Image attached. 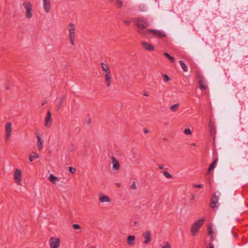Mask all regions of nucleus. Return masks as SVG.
Masks as SVG:
<instances>
[{
  "instance_id": "51",
  "label": "nucleus",
  "mask_w": 248,
  "mask_h": 248,
  "mask_svg": "<svg viewBox=\"0 0 248 248\" xmlns=\"http://www.w3.org/2000/svg\"><path fill=\"white\" fill-rule=\"evenodd\" d=\"M233 236L236 237L237 235H236V233H235V234H233Z\"/></svg>"
},
{
  "instance_id": "10",
  "label": "nucleus",
  "mask_w": 248,
  "mask_h": 248,
  "mask_svg": "<svg viewBox=\"0 0 248 248\" xmlns=\"http://www.w3.org/2000/svg\"><path fill=\"white\" fill-rule=\"evenodd\" d=\"M218 196L217 195V193H215L212 197L211 199L210 206L212 209H214L217 207L216 204L218 202Z\"/></svg>"
},
{
  "instance_id": "17",
  "label": "nucleus",
  "mask_w": 248,
  "mask_h": 248,
  "mask_svg": "<svg viewBox=\"0 0 248 248\" xmlns=\"http://www.w3.org/2000/svg\"><path fill=\"white\" fill-rule=\"evenodd\" d=\"M99 201L101 202H110L111 200L109 197L101 194L100 195Z\"/></svg>"
},
{
  "instance_id": "9",
  "label": "nucleus",
  "mask_w": 248,
  "mask_h": 248,
  "mask_svg": "<svg viewBox=\"0 0 248 248\" xmlns=\"http://www.w3.org/2000/svg\"><path fill=\"white\" fill-rule=\"evenodd\" d=\"M12 124L10 122H8L5 125V140L8 141L11 136L12 132Z\"/></svg>"
},
{
  "instance_id": "26",
  "label": "nucleus",
  "mask_w": 248,
  "mask_h": 248,
  "mask_svg": "<svg viewBox=\"0 0 248 248\" xmlns=\"http://www.w3.org/2000/svg\"><path fill=\"white\" fill-rule=\"evenodd\" d=\"M65 98V96L63 95L62 97L60 99V100L59 101L58 107H57V110H59L62 107V106L63 104V100Z\"/></svg>"
},
{
  "instance_id": "31",
  "label": "nucleus",
  "mask_w": 248,
  "mask_h": 248,
  "mask_svg": "<svg viewBox=\"0 0 248 248\" xmlns=\"http://www.w3.org/2000/svg\"><path fill=\"white\" fill-rule=\"evenodd\" d=\"M140 10L141 12H144L146 11V7L143 4H140L139 5Z\"/></svg>"
},
{
  "instance_id": "38",
  "label": "nucleus",
  "mask_w": 248,
  "mask_h": 248,
  "mask_svg": "<svg viewBox=\"0 0 248 248\" xmlns=\"http://www.w3.org/2000/svg\"><path fill=\"white\" fill-rule=\"evenodd\" d=\"M101 66L102 70L105 69L106 68L108 67V65L104 62L101 63Z\"/></svg>"
},
{
  "instance_id": "49",
  "label": "nucleus",
  "mask_w": 248,
  "mask_h": 248,
  "mask_svg": "<svg viewBox=\"0 0 248 248\" xmlns=\"http://www.w3.org/2000/svg\"><path fill=\"white\" fill-rule=\"evenodd\" d=\"M117 186H118V187H120V184H117Z\"/></svg>"
},
{
  "instance_id": "15",
  "label": "nucleus",
  "mask_w": 248,
  "mask_h": 248,
  "mask_svg": "<svg viewBox=\"0 0 248 248\" xmlns=\"http://www.w3.org/2000/svg\"><path fill=\"white\" fill-rule=\"evenodd\" d=\"M43 5L45 12L46 13H49L51 8L50 0H43Z\"/></svg>"
},
{
  "instance_id": "43",
  "label": "nucleus",
  "mask_w": 248,
  "mask_h": 248,
  "mask_svg": "<svg viewBox=\"0 0 248 248\" xmlns=\"http://www.w3.org/2000/svg\"><path fill=\"white\" fill-rule=\"evenodd\" d=\"M214 248V246L213 245V244H212V243L210 242L208 246H207V248Z\"/></svg>"
},
{
  "instance_id": "4",
  "label": "nucleus",
  "mask_w": 248,
  "mask_h": 248,
  "mask_svg": "<svg viewBox=\"0 0 248 248\" xmlns=\"http://www.w3.org/2000/svg\"><path fill=\"white\" fill-rule=\"evenodd\" d=\"M22 5L26 10V17L29 19H31L32 17V7L31 3L29 1L25 0Z\"/></svg>"
},
{
  "instance_id": "52",
  "label": "nucleus",
  "mask_w": 248,
  "mask_h": 248,
  "mask_svg": "<svg viewBox=\"0 0 248 248\" xmlns=\"http://www.w3.org/2000/svg\"><path fill=\"white\" fill-rule=\"evenodd\" d=\"M134 224H137V222H136V221H134Z\"/></svg>"
},
{
  "instance_id": "24",
  "label": "nucleus",
  "mask_w": 248,
  "mask_h": 248,
  "mask_svg": "<svg viewBox=\"0 0 248 248\" xmlns=\"http://www.w3.org/2000/svg\"><path fill=\"white\" fill-rule=\"evenodd\" d=\"M164 55L167 58H168L170 62H173L175 61L174 58L170 56L167 52H164Z\"/></svg>"
},
{
  "instance_id": "42",
  "label": "nucleus",
  "mask_w": 248,
  "mask_h": 248,
  "mask_svg": "<svg viewBox=\"0 0 248 248\" xmlns=\"http://www.w3.org/2000/svg\"><path fill=\"white\" fill-rule=\"evenodd\" d=\"M162 248H170V246L168 242H167L164 246L162 247Z\"/></svg>"
},
{
  "instance_id": "28",
  "label": "nucleus",
  "mask_w": 248,
  "mask_h": 248,
  "mask_svg": "<svg viewBox=\"0 0 248 248\" xmlns=\"http://www.w3.org/2000/svg\"><path fill=\"white\" fill-rule=\"evenodd\" d=\"M209 127H210V133L211 134H214L215 131V127L210 122L209 123Z\"/></svg>"
},
{
  "instance_id": "1",
  "label": "nucleus",
  "mask_w": 248,
  "mask_h": 248,
  "mask_svg": "<svg viewBox=\"0 0 248 248\" xmlns=\"http://www.w3.org/2000/svg\"><path fill=\"white\" fill-rule=\"evenodd\" d=\"M132 20L134 25L137 27V32L145 37L148 33V29L144 30L149 26L148 20L143 17L132 18Z\"/></svg>"
},
{
  "instance_id": "54",
  "label": "nucleus",
  "mask_w": 248,
  "mask_h": 248,
  "mask_svg": "<svg viewBox=\"0 0 248 248\" xmlns=\"http://www.w3.org/2000/svg\"><path fill=\"white\" fill-rule=\"evenodd\" d=\"M218 193V195H219L220 194V193L219 192H217Z\"/></svg>"
},
{
  "instance_id": "32",
  "label": "nucleus",
  "mask_w": 248,
  "mask_h": 248,
  "mask_svg": "<svg viewBox=\"0 0 248 248\" xmlns=\"http://www.w3.org/2000/svg\"><path fill=\"white\" fill-rule=\"evenodd\" d=\"M69 171L72 173L74 174L76 171V169L73 167H68Z\"/></svg>"
},
{
  "instance_id": "53",
  "label": "nucleus",
  "mask_w": 248,
  "mask_h": 248,
  "mask_svg": "<svg viewBox=\"0 0 248 248\" xmlns=\"http://www.w3.org/2000/svg\"><path fill=\"white\" fill-rule=\"evenodd\" d=\"M90 121H88V124H90Z\"/></svg>"
},
{
  "instance_id": "41",
  "label": "nucleus",
  "mask_w": 248,
  "mask_h": 248,
  "mask_svg": "<svg viewBox=\"0 0 248 248\" xmlns=\"http://www.w3.org/2000/svg\"><path fill=\"white\" fill-rule=\"evenodd\" d=\"M104 72H105V74L111 73L110 70L109 69V67L106 68L105 69L102 70Z\"/></svg>"
},
{
  "instance_id": "34",
  "label": "nucleus",
  "mask_w": 248,
  "mask_h": 248,
  "mask_svg": "<svg viewBox=\"0 0 248 248\" xmlns=\"http://www.w3.org/2000/svg\"><path fill=\"white\" fill-rule=\"evenodd\" d=\"M132 22H133L132 20V19H131V20H123V22L126 26H129L131 24Z\"/></svg>"
},
{
  "instance_id": "12",
  "label": "nucleus",
  "mask_w": 248,
  "mask_h": 248,
  "mask_svg": "<svg viewBox=\"0 0 248 248\" xmlns=\"http://www.w3.org/2000/svg\"><path fill=\"white\" fill-rule=\"evenodd\" d=\"M141 46L145 50L148 51H152L155 49V46L154 45L145 41L141 42Z\"/></svg>"
},
{
  "instance_id": "23",
  "label": "nucleus",
  "mask_w": 248,
  "mask_h": 248,
  "mask_svg": "<svg viewBox=\"0 0 248 248\" xmlns=\"http://www.w3.org/2000/svg\"><path fill=\"white\" fill-rule=\"evenodd\" d=\"M181 68L183 69L184 71L187 72L188 71V68L186 64L184 63L183 61H179Z\"/></svg>"
},
{
  "instance_id": "14",
  "label": "nucleus",
  "mask_w": 248,
  "mask_h": 248,
  "mask_svg": "<svg viewBox=\"0 0 248 248\" xmlns=\"http://www.w3.org/2000/svg\"><path fill=\"white\" fill-rule=\"evenodd\" d=\"M51 114L49 111L47 112L46 118H45V126L46 127H50L52 125L51 120Z\"/></svg>"
},
{
  "instance_id": "45",
  "label": "nucleus",
  "mask_w": 248,
  "mask_h": 248,
  "mask_svg": "<svg viewBox=\"0 0 248 248\" xmlns=\"http://www.w3.org/2000/svg\"><path fill=\"white\" fill-rule=\"evenodd\" d=\"M210 241H211V242L212 243L214 240V236H213V235H210Z\"/></svg>"
},
{
  "instance_id": "27",
  "label": "nucleus",
  "mask_w": 248,
  "mask_h": 248,
  "mask_svg": "<svg viewBox=\"0 0 248 248\" xmlns=\"http://www.w3.org/2000/svg\"><path fill=\"white\" fill-rule=\"evenodd\" d=\"M162 172L167 178H171L172 177V175L168 172L166 171H163Z\"/></svg>"
},
{
  "instance_id": "46",
  "label": "nucleus",
  "mask_w": 248,
  "mask_h": 248,
  "mask_svg": "<svg viewBox=\"0 0 248 248\" xmlns=\"http://www.w3.org/2000/svg\"><path fill=\"white\" fill-rule=\"evenodd\" d=\"M158 167H159V169L160 170H162L164 168V166L162 165H159Z\"/></svg>"
},
{
  "instance_id": "50",
  "label": "nucleus",
  "mask_w": 248,
  "mask_h": 248,
  "mask_svg": "<svg viewBox=\"0 0 248 248\" xmlns=\"http://www.w3.org/2000/svg\"><path fill=\"white\" fill-rule=\"evenodd\" d=\"M45 104H46V103H45V102H43V103H42V105L43 106V105H44Z\"/></svg>"
},
{
  "instance_id": "22",
  "label": "nucleus",
  "mask_w": 248,
  "mask_h": 248,
  "mask_svg": "<svg viewBox=\"0 0 248 248\" xmlns=\"http://www.w3.org/2000/svg\"><path fill=\"white\" fill-rule=\"evenodd\" d=\"M39 157V155L37 153L33 152L32 153V154L29 155V159L30 162H32L34 160V159L38 158Z\"/></svg>"
},
{
  "instance_id": "33",
  "label": "nucleus",
  "mask_w": 248,
  "mask_h": 248,
  "mask_svg": "<svg viewBox=\"0 0 248 248\" xmlns=\"http://www.w3.org/2000/svg\"><path fill=\"white\" fill-rule=\"evenodd\" d=\"M73 227L75 230H80L81 229L80 226L79 224H76V223L74 224L73 225Z\"/></svg>"
},
{
  "instance_id": "48",
  "label": "nucleus",
  "mask_w": 248,
  "mask_h": 248,
  "mask_svg": "<svg viewBox=\"0 0 248 248\" xmlns=\"http://www.w3.org/2000/svg\"><path fill=\"white\" fill-rule=\"evenodd\" d=\"M191 146H196V144H195V143H191Z\"/></svg>"
},
{
  "instance_id": "16",
  "label": "nucleus",
  "mask_w": 248,
  "mask_h": 248,
  "mask_svg": "<svg viewBox=\"0 0 248 248\" xmlns=\"http://www.w3.org/2000/svg\"><path fill=\"white\" fill-rule=\"evenodd\" d=\"M112 163L113 164V169L114 170H118L120 168V164L115 157H112Z\"/></svg>"
},
{
  "instance_id": "7",
  "label": "nucleus",
  "mask_w": 248,
  "mask_h": 248,
  "mask_svg": "<svg viewBox=\"0 0 248 248\" xmlns=\"http://www.w3.org/2000/svg\"><path fill=\"white\" fill-rule=\"evenodd\" d=\"M21 170L19 169H16L14 173V178L16 183L19 186H21Z\"/></svg>"
},
{
  "instance_id": "18",
  "label": "nucleus",
  "mask_w": 248,
  "mask_h": 248,
  "mask_svg": "<svg viewBox=\"0 0 248 248\" xmlns=\"http://www.w3.org/2000/svg\"><path fill=\"white\" fill-rule=\"evenodd\" d=\"M135 236L129 235L127 238V242L129 245H133L135 244Z\"/></svg>"
},
{
  "instance_id": "21",
  "label": "nucleus",
  "mask_w": 248,
  "mask_h": 248,
  "mask_svg": "<svg viewBox=\"0 0 248 248\" xmlns=\"http://www.w3.org/2000/svg\"><path fill=\"white\" fill-rule=\"evenodd\" d=\"M217 159H216L210 164V165L208 168V172H207V175L209 174L210 171H211V170H214L215 169V165L217 163Z\"/></svg>"
},
{
  "instance_id": "8",
  "label": "nucleus",
  "mask_w": 248,
  "mask_h": 248,
  "mask_svg": "<svg viewBox=\"0 0 248 248\" xmlns=\"http://www.w3.org/2000/svg\"><path fill=\"white\" fill-rule=\"evenodd\" d=\"M60 239L58 238L51 237L50 238L49 242L51 248H58L60 244Z\"/></svg>"
},
{
  "instance_id": "6",
  "label": "nucleus",
  "mask_w": 248,
  "mask_h": 248,
  "mask_svg": "<svg viewBox=\"0 0 248 248\" xmlns=\"http://www.w3.org/2000/svg\"><path fill=\"white\" fill-rule=\"evenodd\" d=\"M148 33H151L155 38H163L166 36V33L161 30L148 29Z\"/></svg>"
},
{
  "instance_id": "2",
  "label": "nucleus",
  "mask_w": 248,
  "mask_h": 248,
  "mask_svg": "<svg viewBox=\"0 0 248 248\" xmlns=\"http://www.w3.org/2000/svg\"><path fill=\"white\" fill-rule=\"evenodd\" d=\"M205 219V217H202L192 225L190 232L193 236H195L198 232L199 229L203 225Z\"/></svg>"
},
{
  "instance_id": "25",
  "label": "nucleus",
  "mask_w": 248,
  "mask_h": 248,
  "mask_svg": "<svg viewBox=\"0 0 248 248\" xmlns=\"http://www.w3.org/2000/svg\"><path fill=\"white\" fill-rule=\"evenodd\" d=\"M179 106V104H178V103L175 104L170 106V110L172 111L175 112L178 109Z\"/></svg>"
},
{
  "instance_id": "35",
  "label": "nucleus",
  "mask_w": 248,
  "mask_h": 248,
  "mask_svg": "<svg viewBox=\"0 0 248 248\" xmlns=\"http://www.w3.org/2000/svg\"><path fill=\"white\" fill-rule=\"evenodd\" d=\"M116 4L118 8H120L122 6L123 2L122 1H120L119 0H117Z\"/></svg>"
},
{
  "instance_id": "29",
  "label": "nucleus",
  "mask_w": 248,
  "mask_h": 248,
  "mask_svg": "<svg viewBox=\"0 0 248 248\" xmlns=\"http://www.w3.org/2000/svg\"><path fill=\"white\" fill-rule=\"evenodd\" d=\"M163 78L164 81L165 82L169 81L170 80V77L166 74H163Z\"/></svg>"
},
{
  "instance_id": "3",
  "label": "nucleus",
  "mask_w": 248,
  "mask_h": 248,
  "mask_svg": "<svg viewBox=\"0 0 248 248\" xmlns=\"http://www.w3.org/2000/svg\"><path fill=\"white\" fill-rule=\"evenodd\" d=\"M67 29L69 32V40L70 41V43L73 46L75 45L74 44V40L76 36V33H75V30H76V27L75 25L73 23H70Z\"/></svg>"
},
{
  "instance_id": "37",
  "label": "nucleus",
  "mask_w": 248,
  "mask_h": 248,
  "mask_svg": "<svg viewBox=\"0 0 248 248\" xmlns=\"http://www.w3.org/2000/svg\"><path fill=\"white\" fill-rule=\"evenodd\" d=\"M184 132L186 135H191L192 134L190 129H189V128L185 129Z\"/></svg>"
},
{
  "instance_id": "47",
  "label": "nucleus",
  "mask_w": 248,
  "mask_h": 248,
  "mask_svg": "<svg viewBox=\"0 0 248 248\" xmlns=\"http://www.w3.org/2000/svg\"><path fill=\"white\" fill-rule=\"evenodd\" d=\"M143 95H144V96H148V93H144L143 94Z\"/></svg>"
},
{
  "instance_id": "20",
  "label": "nucleus",
  "mask_w": 248,
  "mask_h": 248,
  "mask_svg": "<svg viewBox=\"0 0 248 248\" xmlns=\"http://www.w3.org/2000/svg\"><path fill=\"white\" fill-rule=\"evenodd\" d=\"M48 180L52 183L56 184V181H59V179L53 174H51L48 177Z\"/></svg>"
},
{
  "instance_id": "13",
  "label": "nucleus",
  "mask_w": 248,
  "mask_h": 248,
  "mask_svg": "<svg viewBox=\"0 0 248 248\" xmlns=\"http://www.w3.org/2000/svg\"><path fill=\"white\" fill-rule=\"evenodd\" d=\"M143 236L144 239L143 242L144 244H149L151 241V233L150 231H145L143 234Z\"/></svg>"
},
{
  "instance_id": "30",
  "label": "nucleus",
  "mask_w": 248,
  "mask_h": 248,
  "mask_svg": "<svg viewBox=\"0 0 248 248\" xmlns=\"http://www.w3.org/2000/svg\"><path fill=\"white\" fill-rule=\"evenodd\" d=\"M208 233L209 235H213L214 232L212 230V228L211 226H208L207 227Z\"/></svg>"
},
{
  "instance_id": "11",
  "label": "nucleus",
  "mask_w": 248,
  "mask_h": 248,
  "mask_svg": "<svg viewBox=\"0 0 248 248\" xmlns=\"http://www.w3.org/2000/svg\"><path fill=\"white\" fill-rule=\"evenodd\" d=\"M105 82L107 87H109L112 82L111 73H106L104 75Z\"/></svg>"
},
{
  "instance_id": "40",
  "label": "nucleus",
  "mask_w": 248,
  "mask_h": 248,
  "mask_svg": "<svg viewBox=\"0 0 248 248\" xmlns=\"http://www.w3.org/2000/svg\"><path fill=\"white\" fill-rule=\"evenodd\" d=\"M130 187L132 189H136L137 188V186L135 182H134L133 184L131 185Z\"/></svg>"
},
{
  "instance_id": "36",
  "label": "nucleus",
  "mask_w": 248,
  "mask_h": 248,
  "mask_svg": "<svg viewBox=\"0 0 248 248\" xmlns=\"http://www.w3.org/2000/svg\"><path fill=\"white\" fill-rule=\"evenodd\" d=\"M193 187L199 188H202L203 187V185L202 184H193Z\"/></svg>"
},
{
  "instance_id": "39",
  "label": "nucleus",
  "mask_w": 248,
  "mask_h": 248,
  "mask_svg": "<svg viewBox=\"0 0 248 248\" xmlns=\"http://www.w3.org/2000/svg\"><path fill=\"white\" fill-rule=\"evenodd\" d=\"M5 89L6 90H10V85L9 81H7L5 84Z\"/></svg>"
},
{
  "instance_id": "19",
  "label": "nucleus",
  "mask_w": 248,
  "mask_h": 248,
  "mask_svg": "<svg viewBox=\"0 0 248 248\" xmlns=\"http://www.w3.org/2000/svg\"><path fill=\"white\" fill-rule=\"evenodd\" d=\"M37 146L39 151L41 150L43 148V142L41 140V138L39 135H37Z\"/></svg>"
},
{
  "instance_id": "44",
  "label": "nucleus",
  "mask_w": 248,
  "mask_h": 248,
  "mask_svg": "<svg viewBox=\"0 0 248 248\" xmlns=\"http://www.w3.org/2000/svg\"><path fill=\"white\" fill-rule=\"evenodd\" d=\"M144 132L146 134H147V133H150V130L146 129V128H144Z\"/></svg>"
},
{
  "instance_id": "5",
  "label": "nucleus",
  "mask_w": 248,
  "mask_h": 248,
  "mask_svg": "<svg viewBox=\"0 0 248 248\" xmlns=\"http://www.w3.org/2000/svg\"><path fill=\"white\" fill-rule=\"evenodd\" d=\"M197 78L198 80L199 84V88L202 91L206 90L207 88V85L206 84V81L205 80L204 77L201 73L197 74Z\"/></svg>"
}]
</instances>
